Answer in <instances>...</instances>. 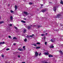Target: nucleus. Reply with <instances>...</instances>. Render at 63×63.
<instances>
[{
  "instance_id": "nucleus-1",
  "label": "nucleus",
  "mask_w": 63,
  "mask_h": 63,
  "mask_svg": "<svg viewBox=\"0 0 63 63\" xmlns=\"http://www.w3.org/2000/svg\"><path fill=\"white\" fill-rule=\"evenodd\" d=\"M47 11V9H42L41 10V12H43V13H44V12H46Z\"/></svg>"
},
{
  "instance_id": "nucleus-2",
  "label": "nucleus",
  "mask_w": 63,
  "mask_h": 63,
  "mask_svg": "<svg viewBox=\"0 0 63 63\" xmlns=\"http://www.w3.org/2000/svg\"><path fill=\"white\" fill-rule=\"evenodd\" d=\"M38 55H39V53H37V52H35V57H37V56H38Z\"/></svg>"
},
{
  "instance_id": "nucleus-3",
  "label": "nucleus",
  "mask_w": 63,
  "mask_h": 63,
  "mask_svg": "<svg viewBox=\"0 0 63 63\" xmlns=\"http://www.w3.org/2000/svg\"><path fill=\"white\" fill-rule=\"evenodd\" d=\"M18 50H19V51H23V49L22 48H19L18 49Z\"/></svg>"
},
{
  "instance_id": "nucleus-4",
  "label": "nucleus",
  "mask_w": 63,
  "mask_h": 63,
  "mask_svg": "<svg viewBox=\"0 0 63 63\" xmlns=\"http://www.w3.org/2000/svg\"><path fill=\"white\" fill-rule=\"evenodd\" d=\"M56 10H57L56 7H53V10L54 11V12H56Z\"/></svg>"
},
{
  "instance_id": "nucleus-5",
  "label": "nucleus",
  "mask_w": 63,
  "mask_h": 63,
  "mask_svg": "<svg viewBox=\"0 0 63 63\" xmlns=\"http://www.w3.org/2000/svg\"><path fill=\"white\" fill-rule=\"evenodd\" d=\"M60 16H61V14H59V15H57V16H56V18H58L59 17H60Z\"/></svg>"
},
{
  "instance_id": "nucleus-6",
  "label": "nucleus",
  "mask_w": 63,
  "mask_h": 63,
  "mask_svg": "<svg viewBox=\"0 0 63 63\" xmlns=\"http://www.w3.org/2000/svg\"><path fill=\"white\" fill-rule=\"evenodd\" d=\"M10 20H11L10 21H12L13 20V16H11L10 17Z\"/></svg>"
},
{
  "instance_id": "nucleus-7",
  "label": "nucleus",
  "mask_w": 63,
  "mask_h": 63,
  "mask_svg": "<svg viewBox=\"0 0 63 63\" xmlns=\"http://www.w3.org/2000/svg\"><path fill=\"white\" fill-rule=\"evenodd\" d=\"M49 53L48 52H45L44 53V54L46 55H48Z\"/></svg>"
},
{
  "instance_id": "nucleus-8",
  "label": "nucleus",
  "mask_w": 63,
  "mask_h": 63,
  "mask_svg": "<svg viewBox=\"0 0 63 63\" xmlns=\"http://www.w3.org/2000/svg\"><path fill=\"white\" fill-rule=\"evenodd\" d=\"M24 13L26 15H28V13L26 11H24Z\"/></svg>"
},
{
  "instance_id": "nucleus-9",
  "label": "nucleus",
  "mask_w": 63,
  "mask_h": 63,
  "mask_svg": "<svg viewBox=\"0 0 63 63\" xmlns=\"http://www.w3.org/2000/svg\"><path fill=\"white\" fill-rule=\"evenodd\" d=\"M50 41H51V42H54L55 40H54V39H51Z\"/></svg>"
},
{
  "instance_id": "nucleus-10",
  "label": "nucleus",
  "mask_w": 63,
  "mask_h": 63,
  "mask_svg": "<svg viewBox=\"0 0 63 63\" xmlns=\"http://www.w3.org/2000/svg\"><path fill=\"white\" fill-rule=\"evenodd\" d=\"M59 52H60V53H61V54L63 55V52H62V51H59Z\"/></svg>"
},
{
  "instance_id": "nucleus-11",
  "label": "nucleus",
  "mask_w": 63,
  "mask_h": 63,
  "mask_svg": "<svg viewBox=\"0 0 63 63\" xmlns=\"http://www.w3.org/2000/svg\"><path fill=\"white\" fill-rule=\"evenodd\" d=\"M59 52H60V53H61V54L63 55V52H62V51H59Z\"/></svg>"
},
{
  "instance_id": "nucleus-12",
  "label": "nucleus",
  "mask_w": 63,
  "mask_h": 63,
  "mask_svg": "<svg viewBox=\"0 0 63 63\" xmlns=\"http://www.w3.org/2000/svg\"><path fill=\"white\" fill-rule=\"evenodd\" d=\"M34 36V34H33L32 35H30V37H31V38H33V36Z\"/></svg>"
},
{
  "instance_id": "nucleus-13",
  "label": "nucleus",
  "mask_w": 63,
  "mask_h": 63,
  "mask_svg": "<svg viewBox=\"0 0 63 63\" xmlns=\"http://www.w3.org/2000/svg\"><path fill=\"white\" fill-rule=\"evenodd\" d=\"M13 40H16L17 38L16 37H14L13 38Z\"/></svg>"
},
{
  "instance_id": "nucleus-14",
  "label": "nucleus",
  "mask_w": 63,
  "mask_h": 63,
  "mask_svg": "<svg viewBox=\"0 0 63 63\" xmlns=\"http://www.w3.org/2000/svg\"><path fill=\"white\" fill-rule=\"evenodd\" d=\"M15 10H16L17 8V6L16 5L15 6Z\"/></svg>"
},
{
  "instance_id": "nucleus-15",
  "label": "nucleus",
  "mask_w": 63,
  "mask_h": 63,
  "mask_svg": "<svg viewBox=\"0 0 63 63\" xmlns=\"http://www.w3.org/2000/svg\"><path fill=\"white\" fill-rule=\"evenodd\" d=\"M28 28L29 30L30 29H31V27L30 26H28Z\"/></svg>"
},
{
  "instance_id": "nucleus-16",
  "label": "nucleus",
  "mask_w": 63,
  "mask_h": 63,
  "mask_svg": "<svg viewBox=\"0 0 63 63\" xmlns=\"http://www.w3.org/2000/svg\"><path fill=\"white\" fill-rule=\"evenodd\" d=\"M41 47H36V49H39Z\"/></svg>"
},
{
  "instance_id": "nucleus-17",
  "label": "nucleus",
  "mask_w": 63,
  "mask_h": 63,
  "mask_svg": "<svg viewBox=\"0 0 63 63\" xmlns=\"http://www.w3.org/2000/svg\"><path fill=\"white\" fill-rule=\"evenodd\" d=\"M48 56L49 57H53V56L51 55H49Z\"/></svg>"
},
{
  "instance_id": "nucleus-18",
  "label": "nucleus",
  "mask_w": 63,
  "mask_h": 63,
  "mask_svg": "<svg viewBox=\"0 0 63 63\" xmlns=\"http://www.w3.org/2000/svg\"><path fill=\"white\" fill-rule=\"evenodd\" d=\"M5 43V42H1L0 43V44H4Z\"/></svg>"
},
{
  "instance_id": "nucleus-19",
  "label": "nucleus",
  "mask_w": 63,
  "mask_h": 63,
  "mask_svg": "<svg viewBox=\"0 0 63 63\" xmlns=\"http://www.w3.org/2000/svg\"><path fill=\"white\" fill-rule=\"evenodd\" d=\"M26 30L25 29L24 30V31H23V32L24 33H25V32H26Z\"/></svg>"
},
{
  "instance_id": "nucleus-20",
  "label": "nucleus",
  "mask_w": 63,
  "mask_h": 63,
  "mask_svg": "<svg viewBox=\"0 0 63 63\" xmlns=\"http://www.w3.org/2000/svg\"><path fill=\"white\" fill-rule=\"evenodd\" d=\"M21 22H22L23 23H25V21L23 20L21 21Z\"/></svg>"
},
{
  "instance_id": "nucleus-21",
  "label": "nucleus",
  "mask_w": 63,
  "mask_h": 63,
  "mask_svg": "<svg viewBox=\"0 0 63 63\" xmlns=\"http://www.w3.org/2000/svg\"><path fill=\"white\" fill-rule=\"evenodd\" d=\"M26 37L27 38H30V36L28 35H27V36H26Z\"/></svg>"
},
{
  "instance_id": "nucleus-22",
  "label": "nucleus",
  "mask_w": 63,
  "mask_h": 63,
  "mask_svg": "<svg viewBox=\"0 0 63 63\" xmlns=\"http://www.w3.org/2000/svg\"><path fill=\"white\" fill-rule=\"evenodd\" d=\"M60 3L61 4H63V1H61L60 2Z\"/></svg>"
},
{
  "instance_id": "nucleus-23",
  "label": "nucleus",
  "mask_w": 63,
  "mask_h": 63,
  "mask_svg": "<svg viewBox=\"0 0 63 63\" xmlns=\"http://www.w3.org/2000/svg\"><path fill=\"white\" fill-rule=\"evenodd\" d=\"M42 27V26L41 25H39L38 26V28H40Z\"/></svg>"
},
{
  "instance_id": "nucleus-24",
  "label": "nucleus",
  "mask_w": 63,
  "mask_h": 63,
  "mask_svg": "<svg viewBox=\"0 0 63 63\" xmlns=\"http://www.w3.org/2000/svg\"><path fill=\"white\" fill-rule=\"evenodd\" d=\"M4 22L3 21H0V24H1V23H3Z\"/></svg>"
},
{
  "instance_id": "nucleus-25",
  "label": "nucleus",
  "mask_w": 63,
  "mask_h": 63,
  "mask_svg": "<svg viewBox=\"0 0 63 63\" xmlns=\"http://www.w3.org/2000/svg\"><path fill=\"white\" fill-rule=\"evenodd\" d=\"M32 45H33V46H35V47H36L37 46V45L36 44H33Z\"/></svg>"
},
{
  "instance_id": "nucleus-26",
  "label": "nucleus",
  "mask_w": 63,
  "mask_h": 63,
  "mask_svg": "<svg viewBox=\"0 0 63 63\" xmlns=\"http://www.w3.org/2000/svg\"><path fill=\"white\" fill-rule=\"evenodd\" d=\"M37 45H40V43L39 42H37L36 43Z\"/></svg>"
},
{
  "instance_id": "nucleus-27",
  "label": "nucleus",
  "mask_w": 63,
  "mask_h": 63,
  "mask_svg": "<svg viewBox=\"0 0 63 63\" xmlns=\"http://www.w3.org/2000/svg\"><path fill=\"white\" fill-rule=\"evenodd\" d=\"M32 4H33V3L32 2H30L29 3V5H32Z\"/></svg>"
},
{
  "instance_id": "nucleus-28",
  "label": "nucleus",
  "mask_w": 63,
  "mask_h": 63,
  "mask_svg": "<svg viewBox=\"0 0 63 63\" xmlns=\"http://www.w3.org/2000/svg\"><path fill=\"white\" fill-rule=\"evenodd\" d=\"M27 39H25L24 40V41H25V42H27Z\"/></svg>"
},
{
  "instance_id": "nucleus-29",
  "label": "nucleus",
  "mask_w": 63,
  "mask_h": 63,
  "mask_svg": "<svg viewBox=\"0 0 63 63\" xmlns=\"http://www.w3.org/2000/svg\"><path fill=\"white\" fill-rule=\"evenodd\" d=\"M10 12H11V13H14V11H12V10H11L10 11Z\"/></svg>"
},
{
  "instance_id": "nucleus-30",
  "label": "nucleus",
  "mask_w": 63,
  "mask_h": 63,
  "mask_svg": "<svg viewBox=\"0 0 63 63\" xmlns=\"http://www.w3.org/2000/svg\"><path fill=\"white\" fill-rule=\"evenodd\" d=\"M1 56L2 57H3V58H4V56L3 55H2Z\"/></svg>"
},
{
  "instance_id": "nucleus-31",
  "label": "nucleus",
  "mask_w": 63,
  "mask_h": 63,
  "mask_svg": "<svg viewBox=\"0 0 63 63\" xmlns=\"http://www.w3.org/2000/svg\"><path fill=\"white\" fill-rule=\"evenodd\" d=\"M9 50H10V49H9V48H7L6 49V50L7 51Z\"/></svg>"
},
{
  "instance_id": "nucleus-32",
  "label": "nucleus",
  "mask_w": 63,
  "mask_h": 63,
  "mask_svg": "<svg viewBox=\"0 0 63 63\" xmlns=\"http://www.w3.org/2000/svg\"><path fill=\"white\" fill-rule=\"evenodd\" d=\"M45 35L44 34H41V36H45Z\"/></svg>"
},
{
  "instance_id": "nucleus-33",
  "label": "nucleus",
  "mask_w": 63,
  "mask_h": 63,
  "mask_svg": "<svg viewBox=\"0 0 63 63\" xmlns=\"http://www.w3.org/2000/svg\"><path fill=\"white\" fill-rule=\"evenodd\" d=\"M51 48H53L54 47V46H52L50 47Z\"/></svg>"
},
{
  "instance_id": "nucleus-34",
  "label": "nucleus",
  "mask_w": 63,
  "mask_h": 63,
  "mask_svg": "<svg viewBox=\"0 0 63 63\" xmlns=\"http://www.w3.org/2000/svg\"><path fill=\"white\" fill-rule=\"evenodd\" d=\"M25 46H23V48L24 49H25Z\"/></svg>"
},
{
  "instance_id": "nucleus-35",
  "label": "nucleus",
  "mask_w": 63,
  "mask_h": 63,
  "mask_svg": "<svg viewBox=\"0 0 63 63\" xmlns=\"http://www.w3.org/2000/svg\"><path fill=\"white\" fill-rule=\"evenodd\" d=\"M14 28L16 29H17V27H16L15 26L14 27Z\"/></svg>"
},
{
  "instance_id": "nucleus-36",
  "label": "nucleus",
  "mask_w": 63,
  "mask_h": 63,
  "mask_svg": "<svg viewBox=\"0 0 63 63\" xmlns=\"http://www.w3.org/2000/svg\"><path fill=\"white\" fill-rule=\"evenodd\" d=\"M12 24H10V25L9 26H12Z\"/></svg>"
},
{
  "instance_id": "nucleus-37",
  "label": "nucleus",
  "mask_w": 63,
  "mask_h": 63,
  "mask_svg": "<svg viewBox=\"0 0 63 63\" xmlns=\"http://www.w3.org/2000/svg\"><path fill=\"white\" fill-rule=\"evenodd\" d=\"M8 37L9 38H11V36H9Z\"/></svg>"
},
{
  "instance_id": "nucleus-38",
  "label": "nucleus",
  "mask_w": 63,
  "mask_h": 63,
  "mask_svg": "<svg viewBox=\"0 0 63 63\" xmlns=\"http://www.w3.org/2000/svg\"><path fill=\"white\" fill-rule=\"evenodd\" d=\"M45 45H47V42H45Z\"/></svg>"
},
{
  "instance_id": "nucleus-39",
  "label": "nucleus",
  "mask_w": 63,
  "mask_h": 63,
  "mask_svg": "<svg viewBox=\"0 0 63 63\" xmlns=\"http://www.w3.org/2000/svg\"><path fill=\"white\" fill-rule=\"evenodd\" d=\"M18 57L19 58H20V56L19 55H18Z\"/></svg>"
},
{
  "instance_id": "nucleus-40",
  "label": "nucleus",
  "mask_w": 63,
  "mask_h": 63,
  "mask_svg": "<svg viewBox=\"0 0 63 63\" xmlns=\"http://www.w3.org/2000/svg\"><path fill=\"white\" fill-rule=\"evenodd\" d=\"M36 25H33V26L34 27H36Z\"/></svg>"
},
{
  "instance_id": "nucleus-41",
  "label": "nucleus",
  "mask_w": 63,
  "mask_h": 63,
  "mask_svg": "<svg viewBox=\"0 0 63 63\" xmlns=\"http://www.w3.org/2000/svg\"><path fill=\"white\" fill-rule=\"evenodd\" d=\"M46 39V36H44V40H45Z\"/></svg>"
},
{
  "instance_id": "nucleus-42",
  "label": "nucleus",
  "mask_w": 63,
  "mask_h": 63,
  "mask_svg": "<svg viewBox=\"0 0 63 63\" xmlns=\"http://www.w3.org/2000/svg\"><path fill=\"white\" fill-rule=\"evenodd\" d=\"M46 31H44L43 32L44 33H46Z\"/></svg>"
},
{
  "instance_id": "nucleus-43",
  "label": "nucleus",
  "mask_w": 63,
  "mask_h": 63,
  "mask_svg": "<svg viewBox=\"0 0 63 63\" xmlns=\"http://www.w3.org/2000/svg\"><path fill=\"white\" fill-rule=\"evenodd\" d=\"M22 53L21 52H19V54H22Z\"/></svg>"
},
{
  "instance_id": "nucleus-44",
  "label": "nucleus",
  "mask_w": 63,
  "mask_h": 63,
  "mask_svg": "<svg viewBox=\"0 0 63 63\" xmlns=\"http://www.w3.org/2000/svg\"><path fill=\"white\" fill-rule=\"evenodd\" d=\"M41 53H40L39 55V56H40V55H41Z\"/></svg>"
},
{
  "instance_id": "nucleus-45",
  "label": "nucleus",
  "mask_w": 63,
  "mask_h": 63,
  "mask_svg": "<svg viewBox=\"0 0 63 63\" xmlns=\"http://www.w3.org/2000/svg\"><path fill=\"white\" fill-rule=\"evenodd\" d=\"M13 45H14V46H15L16 45V43H14V44Z\"/></svg>"
},
{
  "instance_id": "nucleus-46",
  "label": "nucleus",
  "mask_w": 63,
  "mask_h": 63,
  "mask_svg": "<svg viewBox=\"0 0 63 63\" xmlns=\"http://www.w3.org/2000/svg\"><path fill=\"white\" fill-rule=\"evenodd\" d=\"M24 19L25 20H26V18H24Z\"/></svg>"
},
{
  "instance_id": "nucleus-47",
  "label": "nucleus",
  "mask_w": 63,
  "mask_h": 63,
  "mask_svg": "<svg viewBox=\"0 0 63 63\" xmlns=\"http://www.w3.org/2000/svg\"><path fill=\"white\" fill-rule=\"evenodd\" d=\"M44 63H48V62H45Z\"/></svg>"
},
{
  "instance_id": "nucleus-48",
  "label": "nucleus",
  "mask_w": 63,
  "mask_h": 63,
  "mask_svg": "<svg viewBox=\"0 0 63 63\" xmlns=\"http://www.w3.org/2000/svg\"><path fill=\"white\" fill-rule=\"evenodd\" d=\"M22 63H25V62H22Z\"/></svg>"
},
{
  "instance_id": "nucleus-49",
  "label": "nucleus",
  "mask_w": 63,
  "mask_h": 63,
  "mask_svg": "<svg viewBox=\"0 0 63 63\" xmlns=\"http://www.w3.org/2000/svg\"><path fill=\"white\" fill-rule=\"evenodd\" d=\"M46 35H47V33H46Z\"/></svg>"
},
{
  "instance_id": "nucleus-50",
  "label": "nucleus",
  "mask_w": 63,
  "mask_h": 63,
  "mask_svg": "<svg viewBox=\"0 0 63 63\" xmlns=\"http://www.w3.org/2000/svg\"><path fill=\"white\" fill-rule=\"evenodd\" d=\"M10 6V4H8V6Z\"/></svg>"
},
{
  "instance_id": "nucleus-51",
  "label": "nucleus",
  "mask_w": 63,
  "mask_h": 63,
  "mask_svg": "<svg viewBox=\"0 0 63 63\" xmlns=\"http://www.w3.org/2000/svg\"><path fill=\"white\" fill-rule=\"evenodd\" d=\"M31 26H32V25H31Z\"/></svg>"
},
{
  "instance_id": "nucleus-52",
  "label": "nucleus",
  "mask_w": 63,
  "mask_h": 63,
  "mask_svg": "<svg viewBox=\"0 0 63 63\" xmlns=\"http://www.w3.org/2000/svg\"><path fill=\"white\" fill-rule=\"evenodd\" d=\"M41 6H43V5H41Z\"/></svg>"
},
{
  "instance_id": "nucleus-53",
  "label": "nucleus",
  "mask_w": 63,
  "mask_h": 63,
  "mask_svg": "<svg viewBox=\"0 0 63 63\" xmlns=\"http://www.w3.org/2000/svg\"><path fill=\"white\" fill-rule=\"evenodd\" d=\"M0 19H1V17L0 16Z\"/></svg>"
},
{
  "instance_id": "nucleus-54",
  "label": "nucleus",
  "mask_w": 63,
  "mask_h": 63,
  "mask_svg": "<svg viewBox=\"0 0 63 63\" xmlns=\"http://www.w3.org/2000/svg\"><path fill=\"white\" fill-rule=\"evenodd\" d=\"M62 0H61V1H62Z\"/></svg>"
},
{
  "instance_id": "nucleus-55",
  "label": "nucleus",
  "mask_w": 63,
  "mask_h": 63,
  "mask_svg": "<svg viewBox=\"0 0 63 63\" xmlns=\"http://www.w3.org/2000/svg\"><path fill=\"white\" fill-rule=\"evenodd\" d=\"M38 11H39V10H38Z\"/></svg>"
},
{
  "instance_id": "nucleus-56",
  "label": "nucleus",
  "mask_w": 63,
  "mask_h": 63,
  "mask_svg": "<svg viewBox=\"0 0 63 63\" xmlns=\"http://www.w3.org/2000/svg\"><path fill=\"white\" fill-rule=\"evenodd\" d=\"M49 3H50L49 2Z\"/></svg>"
}]
</instances>
